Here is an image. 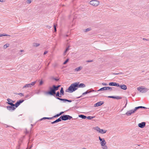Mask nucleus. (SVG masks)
<instances>
[{
    "mask_svg": "<svg viewBox=\"0 0 149 149\" xmlns=\"http://www.w3.org/2000/svg\"><path fill=\"white\" fill-rule=\"evenodd\" d=\"M32 147V146H30V147L28 146L27 148V149H31V148Z\"/></svg>",
    "mask_w": 149,
    "mask_h": 149,
    "instance_id": "48",
    "label": "nucleus"
},
{
    "mask_svg": "<svg viewBox=\"0 0 149 149\" xmlns=\"http://www.w3.org/2000/svg\"><path fill=\"white\" fill-rule=\"evenodd\" d=\"M76 84L77 88H83L86 87L85 84L83 83H80L79 82H76Z\"/></svg>",
    "mask_w": 149,
    "mask_h": 149,
    "instance_id": "10",
    "label": "nucleus"
},
{
    "mask_svg": "<svg viewBox=\"0 0 149 149\" xmlns=\"http://www.w3.org/2000/svg\"><path fill=\"white\" fill-rule=\"evenodd\" d=\"M43 83V82L42 80H41L39 82V85L40 86L42 85Z\"/></svg>",
    "mask_w": 149,
    "mask_h": 149,
    "instance_id": "37",
    "label": "nucleus"
},
{
    "mask_svg": "<svg viewBox=\"0 0 149 149\" xmlns=\"http://www.w3.org/2000/svg\"><path fill=\"white\" fill-rule=\"evenodd\" d=\"M102 84L104 86H107L108 85L107 83H102Z\"/></svg>",
    "mask_w": 149,
    "mask_h": 149,
    "instance_id": "43",
    "label": "nucleus"
},
{
    "mask_svg": "<svg viewBox=\"0 0 149 149\" xmlns=\"http://www.w3.org/2000/svg\"><path fill=\"white\" fill-rule=\"evenodd\" d=\"M112 74H114V75H118V74H123L124 73L123 72H119L118 73H112Z\"/></svg>",
    "mask_w": 149,
    "mask_h": 149,
    "instance_id": "28",
    "label": "nucleus"
},
{
    "mask_svg": "<svg viewBox=\"0 0 149 149\" xmlns=\"http://www.w3.org/2000/svg\"><path fill=\"white\" fill-rule=\"evenodd\" d=\"M3 36H10L9 35L5 33L0 34V37H2Z\"/></svg>",
    "mask_w": 149,
    "mask_h": 149,
    "instance_id": "25",
    "label": "nucleus"
},
{
    "mask_svg": "<svg viewBox=\"0 0 149 149\" xmlns=\"http://www.w3.org/2000/svg\"><path fill=\"white\" fill-rule=\"evenodd\" d=\"M109 85L110 86H116L117 87L119 85V83L114 82H111L109 83Z\"/></svg>",
    "mask_w": 149,
    "mask_h": 149,
    "instance_id": "18",
    "label": "nucleus"
},
{
    "mask_svg": "<svg viewBox=\"0 0 149 149\" xmlns=\"http://www.w3.org/2000/svg\"><path fill=\"white\" fill-rule=\"evenodd\" d=\"M117 87H120L121 89L124 90H126L127 89V87L125 85L122 84L120 85L119 84V85Z\"/></svg>",
    "mask_w": 149,
    "mask_h": 149,
    "instance_id": "16",
    "label": "nucleus"
},
{
    "mask_svg": "<svg viewBox=\"0 0 149 149\" xmlns=\"http://www.w3.org/2000/svg\"><path fill=\"white\" fill-rule=\"evenodd\" d=\"M60 93L61 95H64V91L63 87H61L60 90Z\"/></svg>",
    "mask_w": 149,
    "mask_h": 149,
    "instance_id": "21",
    "label": "nucleus"
},
{
    "mask_svg": "<svg viewBox=\"0 0 149 149\" xmlns=\"http://www.w3.org/2000/svg\"><path fill=\"white\" fill-rule=\"evenodd\" d=\"M19 95L21 97H22L24 96L23 94L22 93H19Z\"/></svg>",
    "mask_w": 149,
    "mask_h": 149,
    "instance_id": "41",
    "label": "nucleus"
},
{
    "mask_svg": "<svg viewBox=\"0 0 149 149\" xmlns=\"http://www.w3.org/2000/svg\"><path fill=\"white\" fill-rule=\"evenodd\" d=\"M57 25L56 24H54V28H56V26H57Z\"/></svg>",
    "mask_w": 149,
    "mask_h": 149,
    "instance_id": "47",
    "label": "nucleus"
},
{
    "mask_svg": "<svg viewBox=\"0 0 149 149\" xmlns=\"http://www.w3.org/2000/svg\"><path fill=\"white\" fill-rule=\"evenodd\" d=\"M93 61V60H88L86 61L87 62H92Z\"/></svg>",
    "mask_w": 149,
    "mask_h": 149,
    "instance_id": "45",
    "label": "nucleus"
},
{
    "mask_svg": "<svg viewBox=\"0 0 149 149\" xmlns=\"http://www.w3.org/2000/svg\"><path fill=\"white\" fill-rule=\"evenodd\" d=\"M40 45V44H39L38 43H35L33 44V46L36 47H37L39 46Z\"/></svg>",
    "mask_w": 149,
    "mask_h": 149,
    "instance_id": "30",
    "label": "nucleus"
},
{
    "mask_svg": "<svg viewBox=\"0 0 149 149\" xmlns=\"http://www.w3.org/2000/svg\"><path fill=\"white\" fill-rule=\"evenodd\" d=\"M95 129L97 131H98L99 133L101 134L105 133L107 132V130L103 129H101L97 126L96 127Z\"/></svg>",
    "mask_w": 149,
    "mask_h": 149,
    "instance_id": "8",
    "label": "nucleus"
},
{
    "mask_svg": "<svg viewBox=\"0 0 149 149\" xmlns=\"http://www.w3.org/2000/svg\"><path fill=\"white\" fill-rule=\"evenodd\" d=\"M146 123L145 122H142L141 123L138 124V126L141 128H143L145 126Z\"/></svg>",
    "mask_w": 149,
    "mask_h": 149,
    "instance_id": "17",
    "label": "nucleus"
},
{
    "mask_svg": "<svg viewBox=\"0 0 149 149\" xmlns=\"http://www.w3.org/2000/svg\"><path fill=\"white\" fill-rule=\"evenodd\" d=\"M9 99L10 100H9V102H12V101H14L13 100H11V99Z\"/></svg>",
    "mask_w": 149,
    "mask_h": 149,
    "instance_id": "56",
    "label": "nucleus"
},
{
    "mask_svg": "<svg viewBox=\"0 0 149 149\" xmlns=\"http://www.w3.org/2000/svg\"><path fill=\"white\" fill-rule=\"evenodd\" d=\"M115 96H106V97H109V98H113L114 99H115Z\"/></svg>",
    "mask_w": 149,
    "mask_h": 149,
    "instance_id": "33",
    "label": "nucleus"
},
{
    "mask_svg": "<svg viewBox=\"0 0 149 149\" xmlns=\"http://www.w3.org/2000/svg\"><path fill=\"white\" fill-rule=\"evenodd\" d=\"M90 3L92 5L96 6L99 4V2L97 0H92L90 2Z\"/></svg>",
    "mask_w": 149,
    "mask_h": 149,
    "instance_id": "6",
    "label": "nucleus"
},
{
    "mask_svg": "<svg viewBox=\"0 0 149 149\" xmlns=\"http://www.w3.org/2000/svg\"><path fill=\"white\" fill-rule=\"evenodd\" d=\"M61 117L62 120H70L72 118V117L69 115H61Z\"/></svg>",
    "mask_w": 149,
    "mask_h": 149,
    "instance_id": "4",
    "label": "nucleus"
},
{
    "mask_svg": "<svg viewBox=\"0 0 149 149\" xmlns=\"http://www.w3.org/2000/svg\"><path fill=\"white\" fill-rule=\"evenodd\" d=\"M97 91L93 89L92 88L90 89L89 90H87L85 92L83 93H82V95H84L86 94H87L88 93H90L93 92H96Z\"/></svg>",
    "mask_w": 149,
    "mask_h": 149,
    "instance_id": "12",
    "label": "nucleus"
},
{
    "mask_svg": "<svg viewBox=\"0 0 149 149\" xmlns=\"http://www.w3.org/2000/svg\"><path fill=\"white\" fill-rule=\"evenodd\" d=\"M55 97L56 96V97H61V96L60 95V93L59 91H57L55 95Z\"/></svg>",
    "mask_w": 149,
    "mask_h": 149,
    "instance_id": "20",
    "label": "nucleus"
},
{
    "mask_svg": "<svg viewBox=\"0 0 149 149\" xmlns=\"http://www.w3.org/2000/svg\"><path fill=\"white\" fill-rule=\"evenodd\" d=\"M64 112L62 111L60 112L59 114L60 115V116L62 115V114H63L64 113Z\"/></svg>",
    "mask_w": 149,
    "mask_h": 149,
    "instance_id": "51",
    "label": "nucleus"
},
{
    "mask_svg": "<svg viewBox=\"0 0 149 149\" xmlns=\"http://www.w3.org/2000/svg\"><path fill=\"white\" fill-rule=\"evenodd\" d=\"M142 108H143V109H147V108L146 107H143V106H142Z\"/></svg>",
    "mask_w": 149,
    "mask_h": 149,
    "instance_id": "59",
    "label": "nucleus"
},
{
    "mask_svg": "<svg viewBox=\"0 0 149 149\" xmlns=\"http://www.w3.org/2000/svg\"><path fill=\"white\" fill-rule=\"evenodd\" d=\"M4 0H0V2H3V1Z\"/></svg>",
    "mask_w": 149,
    "mask_h": 149,
    "instance_id": "64",
    "label": "nucleus"
},
{
    "mask_svg": "<svg viewBox=\"0 0 149 149\" xmlns=\"http://www.w3.org/2000/svg\"><path fill=\"white\" fill-rule=\"evenodd\" d=\"M54 79L56 81H58L59 80V79H57V78H54Z\"/></svg>",
    "mask_w": 149,
    "mask_h": 149,
    "instance_id": "50",
    "label": "nucleus"
},
{
    "mask_svg": "<svg viewBox=\"0 0 149 149\" xmlns=\"http://www.w3.org/2000/svg\"><path fill=\"white\" fill-rule=\"evenodd\" d=\"M21 143H19L18 145L16 147V149H19Z\"/></svg>",
    "mask_w": 149,
    "mask_h": 149,
    "instance_id": "32",
    "label": "nucleus"
},
{
    "mask_svg": "<svg viewBox=\"0 0 149 149\" xmlns=\"http://www.w3.org/2000/svg\"><path fill=\"white\" fill-rule=\"evenodd\" d=\"M78 89L76 82L72 84L65 91L70 93H72Z\"/></svg>",
    "mask_w": 149,
    "mask_h": 149,
    "instance_id": "2",
    "label": "nucleus"
},
{
    "mask_svg": "<svg viewBox=\"0 0 149 149\" xmlns=\"http://www.w3.org/2000/svg\"><path fill=\"white\" fill-rule=\"evenodd\" d=\"M83 95H82H82H81V96H79V97H76V99H78V98H79L80 97H82V96H83Z\"/></svg>",
    "mask_w": 149,
    "mask_h": 149,
    "instance_id": "53",
    "label": "nucleus"
},
{
    "mask_svg": "<svg viewBox=\"0 0 149 149\" xmlns=\"http://www.w3.org/2000/svg\"><path fill=\"white\" fill-rule=\"evenodd\" d=\"M122 98V97L120 96H116L115 99H120Z\"/></svg>",
    "mask_w": 149,
    "mask_h": 149,
    "instance_id": "34",
    "label": "nucleus"
},
{
    "mask_svg": "<svg viewBox=\"0 0 149 149\" xmlns=\"http://www.w3.org/2000/svg\"><path fill=\"white\" fill-rule=\"evenodd\" d=\"M48 52L47 51H45L44 52V53H43V55H45Z\"/></svg>",
    "mask_w": 149,
    "mask_h": 149,
    "instance_id": "46",
    "label": "nucleus"
},
{
    "mask_svg": "<svg viewBox=\"0 0 149 149\" xmlns=\"http://www.w3.org/2000/svg\"><path fill=\"white\" fill-rule=\"evenodd\" d=\"M9 44H6L3 46V47L4 49H6L7 47L9 46Z\"/></svg>",
    "mask_w": 149,
    "mask_h": 149,
    "instance_id": "27",
    "label": "nucleus"
},
{
    "mask_svg": "<svg viewBox=\"0 0 149 149\" xmlns=\"http://www.w3.org/2000/svg\"><path fill=\"white\" fill-rule=\"evenodd\" d=\"M53 118V117H50V118L47 117V119H48V120H51Z\"/></svg>",
    "mask_w": 149,
    "mask_h": 149,
    "instance_id": "42",
    "label": "nucleus"
},
{
    "mask_svg": "<svg viewBox=\"0 0 149 149\" xmlns=\"http://www.w3.org/2000/svg\"><path fill=\"white\" fill-rule=\"evenodd\" d=\"M49 90L47 91L44 92V93L46 95H52L55 97V95L56 93V91L58 90L59 88L56 86L54 85L52 87H49Z\"/></svg>",
    "mask_w": 149,
    "mask_h": 149,
    "instance_id": "1",
    "label": "nucleus"
},
{
    "mask_svg": "<svg viewBox=\"0 0 149 149\" xmlns=\"http://www.w3.org/2000/svg\"><path fill=\"white\" fill-rule=\"evenodd\" d=\"M135 113L133 109L129 110L127 111L126 113L125 114L127 116H130L131 115L132 113Z\"/></svg>",
    "mask_w": 149,
    "mask_h": 149,
    "instance_id": "14",
    "label": "nucleus"
},
{
    "mask_svg": "<svg viewBox=\"0 0 149 149\" xmlns=\"http://www.w3.org/2000/svg\"><path fill=\"white\" fill-rule=\"evenodd\" d=\"M67 51H66L65 50V51H64V55H65L66 54V53L67 52Z\"/></svg>",
    "mask_w": 149,
    "mask_h": 149,
    "instance_id": "54",
    "label": "nucleus"
},
{
    "mask_svg": "<svg viewBox=\"0 0 149 149\" xmlns=\"http://www.w3.org/2000/svg\"><path fill=\"white\" fill-rule=\"evenodd\" d=\"M43 120H45V119H47V117H43Z\"/></svg>",
    "mask_w": 149,
    "mask_h": 149,
    "instance_id": "60",
    "label": "nucleus"
},
{
    "mask_svg": "<svg viewBox=\"0 0 149 149\" xmlns=\"http://www.w3.org/2000/svg\"><path fill=\"white\" fill-rule=\"evenodd\" d=\"M91 28H88L85 29H84V32H87L91 31Z\"/></svg>",
    "mask_w": 149,
    "mask_h": 149,
    "instance_id": "26",
    "label": "nucleus"
},
{
    "mask_svg": "<svg viewBox=\"0 0 149 149\" xmlns=\"http://www.w3.org/2000/svg\"><path fill=\"white\" fill-rule=\"evenodd\" d=\"M70 47V46H69L68 47H67L66 48V49H65V50L66 51H68L69 50V48Z\"/></svg>",
    "mask_w": 149,
    "mask_h": 149,
    "instance_id": "44",
    "label": "nucleus"
},
{
    "mask_svg": "<svg viewBox=\"0 0 149 149\" xmlns=\"http://www.w3.org/2000/svg\"><path fill=\"white\" fill-rule=\"evenodd\" d=\"M54 32H56V28H54Z\"/></svg>",
    "mask_w": 149,
    "mask_h": 149,
    "instance_id": "57",
    "label": "nucleus"
},
{
    "mask_svg": "<svg viewBox=\"0 0 149 149\" xmlns=\"http://www.w3.org/2000/svg\"><path fill=\"white\" fill-rule=\"evenodd\" d=\"M67 102H72V101L70 100H68L67 99Z\"/></svg>",
    "mask_w": 149,
    "mask_h": 149,
    "instance_id": "52",
    "label": "nucleus"
},
{
    "mask_svg": "<svg viewBox=\"0 0 149 149\" xmlns=\"http://www.w3.org/2000/svg\"><path fill=\"white\" fill-rule=\"evenodd\" d=\"M32 2V0H27L26 1V2L28 4H29L31 3Z\"/></svg>",
    "mask_w": 149,
    "mask_h": 149,
    "instance_id": "39",
    "label": "nucleus"
},
{
    "mask_svg": "<svg viewBox=\"0 0 149 149\" xmlns=\"http://www.w3.org/2000/svg\"><path fill=\"white\" fill-rule=\"evenodd\" d=\"M126 100V104L125 105V106L123 107L124 108H125L126 107L127 104V100Z\"/></svg>",
    "mask_w": 149,
    "mask_h": 149,
    "instance_id": "55",
    "label": "nucleus"
},
{
    "mask_svg": "<svg viewBox=\"0 0 149 149\" xmlns=\"http://www.w3.org/2000/svg\"><path fill=\"white\" fill-rule=\"evenodd\" d=\"M46 28H48V29H50L51 28V27L49 26H47Z\"/></svg>",
    "mask_w": 149,
    "mask_h": 149,
    "instance_id": "49",
    "label": "nucleus"
},
{
    "mask_svg": "<svg viewBox=\"0 0 149 149\" xmlns=\"http://www.w3.org/2000/svg\"><path fill=\"white\" fill-rule=\"evenodd\" d=\"M36 83V81L33 82L31 83L27 84L24 86L23 87V88H26L31 87L32 86H34Z\"/></svg>",
    "mask_w": 149,
    "mask_h": 149,
    "instance_id": "7",
    "label": "nucleus"
},
{
    "mask_svg": "<svg viewBox=\"0 0 149 149\" xmlns=\"http://www.w3.org/2000/svg\"><path fill=\"white\" fill-rule=\"evenodd\" d=\"M143 40H147L146 39V38H143Z\"/></svg>",
    "mask_w": 149,
    "mask_h": 149,
    "instance_id": "63",
    "label": "nucleus"
},
{
    "mask_svg": "<svg viewBox=\"0 0 149 149\" xmlns=\"http://www.w3.org/2000/svg\"><path fill=\"white\" fill-rule=\"evenodd\" d=\"M79 117L82 119H85L86 118H87V116H84L83 115H79Z\"/></svg>",
    "mask_w": 149,
    "mask_h": 149,
    "instance_id": "23",
    "label": "nucleus"
},
{
    "mask_svg": "<svg viewBox=\"0 0 149 149\" xmlns=\"http://www.w3.org/2000/svg\"><path fill=\"white\" fill-rule=\"evenodd\" d=\"M24 100H19L17 101L15 104V106L16 108L20 104L22 103Z\"/></svg>",
    "mask_w": 149,
    "mask_h": 149,
    "instance_id": "13",
    "label": "nucleus"
},
{
    "mask_svg": "<svg viewBox=\"0 0 149 149\" xmlns=\"http://www.w3.org/2000/svg\"><path fill=\"white\" fill-rule=\"evenodd\" d=\"M102 146V148L103 149H107V147L106 145H104V146Z\"/></svg>",
    "mask_w": 149,
    "mask_h": 149,
    "instance_id": "35",
    "label": "nucleus"
},
{
    "mask_svg": "<svg viewBox=\"0 0 149 149\" xmlns=\"http://www.w3.org/2000/svg\"><path fill=\"white\" fill-rule=\"evenodd\" d=\"M60 116V115L59 114H57L56 115H55L54 116H53V118H56V117H58V116Z\"/></svg>",
    "mask_w": 149,
    "mask_h": 149,
    "instance_id": "38",
    "label": "nucleus"
},
{
    "mask_svg": "<svg viewBox=\"0 0 149 149\" xmlns=\"http://www.w3.org/2000/svg\"><path fill=\"white\" fill-rule=\"evenodd\" d=\"M138 107L139 108V109H140V108H142V107L141 106H139Z\"/></svg>",
    "mask_w": 149,
    "mask_h": 149,
    "instance_id": "61",
    "label": "nucleus"
},
{
    "mask_svg": "<svg viewBox=\"0 0 149 149\" xmlns=\"http://www.w3.org/2000/svg\"><path fill=\"white\" fill-rule=\"evenodd\" d=\"M56 99H57L58 100H60L61 101H63V102H67V99H62V98H60V97H56Z\"/></svg>",
    "mask_w": 149,
    "mask_h": 149,
    "instance_id": "22",
    "label": "nucleus"
},
{
    "mask_svg": "<svg viewBox=\"0 0 149 149\" xmlns=\"http://www.w3.org/2000/svg\"><path fill=\"white\" fill-rule=\"evenodd\" d=\"M7 100L8 102H7V103L10 105V106H7L6 107L7 109L10 111L14 110L16 108L15 106V105L14 104H13L15 102V101H12V102H9V100H10L9 99V98H8L7 99Z\"/></svg>",
    "mask_w": 149,
    "mask_h": 149,
    "instance_id": "3",
    "label": "nucleus"
},
{
    "mask_svg": "<svg viewBox=\"0 0 149 149\" xmlns=\"http://www.w3.org/2000/svg\"><path fill=\"white\" fill-rule=\"evenodd\" d=\"M94 117H95L93 116H88L87 117V118H86L89 120H91L94 118Z\"/></svg>",
    "mask_w": 149,
    "mask_h": 149,
    "instance_id": "29",
    "label": "nucleus"
},
{
    "mask_svg": "<svg viewBox=\"0 0 149 149\" xmlns=\"http://www.w3.org/2000/svg\"><path fill=\"white\" fill-rule=\"evenodd\" d=\"M30 96V94H27L25 96V98H27L29 97Z\"/></svg>",
    "mask_w": 149,
    "mask_h": 149,
    "instance_id": "40",
    "label": "nucleus"
},
{
    "mask_svg": "<svg viewBox=\"0 0 149 149\" xmlns=\"http://www.w3.org/2000/svg\"><path fill=\"white\" fill-rule=\"evenodd\" d=\"M137 89L138 91H139L140 92L142 93H145L148 90L147 88H142L141 87H139Z\"/></svg>",
    "mask_w": 149,
    "mask_h": 149,
    "instance_id": "9",
    "label": "nucleus"
},
{
    "mask_svg": "<svg viewBox=\"0 0 149 149\" xmlns=\"http://www.w3.org/2000/svg\"><path fill=\"white\" fill-rule=\"evenodd\" d=\"M14 93L17 95H19V93Z\"/></svg>",
    "mask_w": 149,
    "mask_h": 149,
    "instance_id": "62",
    "label": "nucleus"
},
{
    "mask_svg": "<svg viewBox=\"0 0 149 149\" xmlns=\"http://www.w3.org/2000/svg\"><path fill=\"white\" fill-rule=\"evenodd\" d=\"M99 139L100 142V144L101 146H103L106 145V142L105 141L104 139L101 138L100 136L99 137Z\"/></svg>",
    "mask_w": 149,
    "mask_h": 149,
    "instance_id": "11",
    "label": "nucleus"
},
{
    "mask_svg": "<svg viewBox=\"0 0 149 149\" xmlns=\"http://www.w3.org/2000/svg\"><path fill=\"white\" fill-rule=\"evenodd\" d=\"M107 90H109L110 91H111L112 90V88L110 87H104L97 90V91H102Z\"/></svg>",
    "mask_w": 149,
    "mask_h": 149,
    "instance_id": "5",
    "label": "nucleus"
},
{
    "mask_svg": "<svg viewBox=\"0 0 149 149\" xmlns=\"http://www.w3.org/2000/svg\"><path fill=\"white\" fill-rule=\"evenodd\" d=\"M69 59L67 58L66 59L65 61L63 63V64L65 65L69 61Z\"/></svg>",
    "mask_w": 149,
    "mask_h": 149,
    "instance_id": "31",
    "label": "nucleus"
},
{
    "mask_svg": "<svg viewBox=\"0 0 149 149\" xmlns=\"http://www.w3.org/2000/svg\"><path fill=\"white\" fill-rule=\"evenodd\" d=\"M139 109V108L138 107H135L134 108V109L133 110H134V111L135 112L136 110H137L138 109Z\"/></svg>",
    "mask_w": 149,
    "mask_h": 149,
    "instance_id": "36",
    "label": "nucleus"
},
{
    "mask_svg": "<svg viewBox=\"0 0 149 149\" xmlns=\"http://www.w3.org/2000/svg\"><path fill=\"white\" fill-rule=\"evenodd\" d=\"M82 68V67L80 66L75 68L74 70L75 71H78L81 70Z\"/></svg>",
    "mask_w": 149,
    "mask_h": 149,
    "instance_id": "24",
    "label": "nucleus"
},
{
    "mask_svg": "<svg viewBox=\"0 0 149 149\" xmlns=\"http://www.w3.org/2000/svg\"><path fill=\"white\" fill-rule=\"evenodd\" d=\"M104 103V101H100L98 102L96 104H94V107H98L101 106Z\"/></svg>",
    "mask_w": 149,
    "mask_h": 149,
    "instance_id": "15",
    "label": "nucleus"
},
{
    "mask_svg": "<svg viewBox=\"0 0 149 149\" xmlns=\"http://www.w3.org/2000/svg\"><path fill=\"white\" fill-rule=\"evenodd\" d=\"M61 85H58L57 86H56L57 88H59L60 87Z\"/></svg>",
    "mask_w": 149,
    "mask_h": 149,
    "instance_id": "58",
    "label": "nucleus"
},
{
    "mask_svg": "<svg viewBox=\"0 0 149 149\" xmlns=\"http://www.w3.org/2000/svg\"><path fill=\"white\" fill-rule=\"evenodd\" d=\"M62 120L61 118V117L60 116L59 118H58L57 119L55 120L53 122H52L51 123L52 124H54L55 123H58V122H59L60 121H61Z\"/></svg>",
    "mask_w": 149,
    "mask_h": 149,
    "instance_id": "19",
    "label": "nucleus"
}]
</instances>
